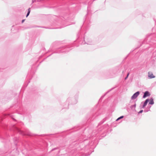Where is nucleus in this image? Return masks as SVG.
Masks as SVG:
<instances>
[{
    "mask_svg": "<svg viewBox=\"0 0 156 156\" xmlns=\"http://www.w3.org/2000/svg\"><path fill=\"white\" fill-rule=\"evenodd\" d=\"M148 101H149L148 99H147L144 102V104L143 105V108H144L146 105Z\"/></svg>",
    "mask_w": 156,
    "mask_h": 156,
    "instance_id": "4",
    "label": "nucleus"
},
{
    "mask_svg": "<svg viewBox=\"0 0 156 156\" xmlns=\"http://www.w3.org/2000/svg\"><path fill=\"white\" fill-rule=\"evenodd\" d=\"M129 73H128L127 75V76H126V77L125 78V80H126V79L128 77V76H129Z\"/></svg>",
    "mask_w": 156,
    "mask_h": 156,
    "instance_id": "8",
    "label": "nucleus"
},
{
    "mask_svg": "<svg viewBox=\"0 0 156 156\" xmlns=\"http://www.w3.org/2000/svg\"><path fill=\"white\" fill-rule=\"evenodd\" d=\"M148 77L151 79L155 78V76L153 75L152 73L151 72H149L148 73Z\"/></svg>",
    "mask_w": 156,
    "mask_h": 156,
    "instance_id": "2",
    "label": "nucleus"
},
{
    "mask_svg": "<svg viewBox=\"0 0 156 156\" xmlns=\"http://www.w3.org/2000/svg\"><path fill=\"white\" fill-rule=\"evenodd\" d=\"M143 111V110H141L138 112V113H141Z\"/></svg>",
    "mask_w": 156,
    "mask_h": 156,
    "instance_id": "9",
    "label": "nucleus"
},
{
    "mask_svg": "<svg viewBox=\"0 0 156 156\" xmlns=\"http://www.w3.org/2000/svg\"><path fill=\"white\" fill-rule=\"evenodd\" d=\"M24 20H23L22 21V23H23L24 22Z\"/></svg>",
    "mask_w": 156,
    "mask_h": 156,
    "instance_id": "10",
    "label": "nucleus"
},
{
    "mask_svg": "<svg viewBox=\"0 0 156 156\" xmlns=\"http://www.w3.org/2000/svg\"><path fill=\"white\" fill-rule=\"evenodd\" d=\"M150 102L149 104L151 105H153L154 104V102L152 99L150 100Z\"/></svg>",
    "mask_w": 156,
    "mask_h": 156,
    "instance_id": "5",
    "label": "nucleus"
},
{
    "mask_svg": "<svg viewBox=\"0 0 156 156\" xmlns=\"http://www.w3.org/2000/svg\"><path fill=\"white\" fill-rule=\"evenodd\" d=\"M30 8H29V9H28V12L27 15L26 17H27L28 16V15H29V14L30 13Z\"/></svg>",
    "mask_w": 156,
    "mask_h": 156,
    "instance_id": "6",
    "label": "nucleus"
},
{
    "mask_svg": "<svg viewBox=\"0 0 156 156\" xmlns=\"http://www.w3.org/2000/svg\"><path fill=\"white\" fill-rule=\"evenodd\" d=\"M139 94V91L137 92L136 93H135L131 97L132 99H136Z\"/></svg>",
    "mask_w": 156,
    "mask_h": 156,
    "instance_id": "1",
    "label": "nucleus"
},
{
    "mask_svg": "<svg viewBox=\"0 0 156 156\" xmlns=\"http://www.w3.org/2000/svg\"><path fill=\"white\" fill-rule=\"evenodd\" d=\"M150 95V94L148 92L146 91L144 93V95L143 96V98H144L147 96H149Z\"/></svg>",
    "mask_w": 156,
    "mask_h": 156,
    "instance_id": "3",
    "label": "nucleus"
},
{
    "mask_svg": "<svg viewBox=\"0 0 156 156\" xmlns=\"http://www.w3.org/2000/svg\"><path fill=\"white\" fill-rule=\"evenodd\" d=\"M123 116H121V117H119V118H118L116 120V121H117L118 120H119L120 119H122V118H123Z\"/></svg>",
    "mask_w": 156,
    "mask_h": 156,
    "instance_id": "7",
    "label": "nucleus"
}]
</instances>
